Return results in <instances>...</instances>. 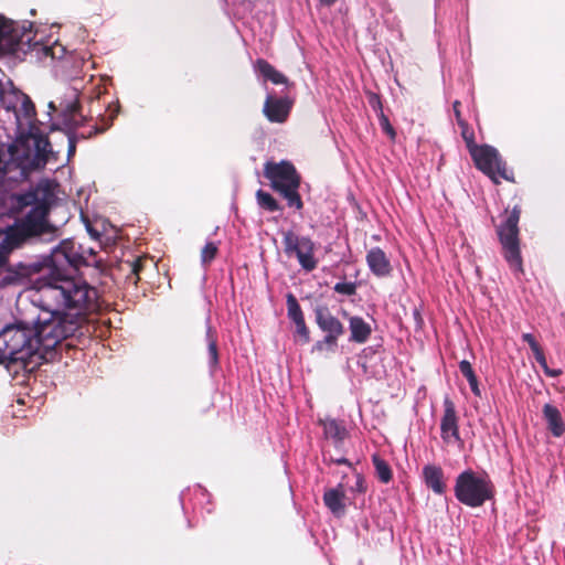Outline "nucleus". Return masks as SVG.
<instances>
[{"mask_svg": "<svg viewBox=\"0 0 565 565\" xmlns=\"http://www.w3.org/2000/svg\"><path fill=\"white\" fill-rule=\"evenodd\" d=\"M257 71L267 79L271 81L274 84H287V77L275 70L269 63L264 60H258L256 62Z\"/></svg>", "mask_w": 565, "mask_h": 565, "instance_id": "obj_19", "label": "nucleus"}, {"mask_svg": "<svg viewBox=\"0 0 565 565\" xmlns=\"http://www.w3.org/2000/svg\"><path fill=\"white\" fill-rule=\"evenodd\" d=\"M77 109V104L75 100H71L65 107H64V110L68 114V115H73Z\"/></svg>", "mask_w": 565, "mask_h": 565, "instance_id": "obj_37", "label": "nucleus"}, {"mask_svg": "<svg viewBox=\"0 0 565 565\" xmlns=\"http://www.w3.org/2000/svg\"><path fill=\"white\" fill-rule=\"evenodd\" d=\"M523 340L526 341L529 343V345L531 347V349L535 348L536 345H539V343L535 341V339L533 338L532 334L530 333H524L522 335Z\"/></svg>", "mask_w": 565, "mask_h": 565, "instance_id": "obj_36", "label": "nucleus"}, {"mask_svg": "<svg viewBox=\"0 0 565 565\" xmlns=\"http://www.w3.org/2000/svg\"><path fill=\"white\" fill-rule=\"evenodd\" d=\"M543 415L552 434L556 437L562 436L565 431V426L559 411L551 404H545L543 407Z\"/></svg>", "mask_w": 565, "mask_h": 565, "instance_id": "obj_15", "label": "nucleus"}, {"mask_svg": "<svg viewBox=\"0 0 565 565\" xmlns=\"http://www.w3.org/2000/svg\"><path fill=\"white\" fill-rule=\"evenodd\" d=\"M470 384V387H471V391L475 393V395L477 396H480V390H479V386H478V381H477V377L476 375H471V376H468L466 377Z\"/></svg>", "mask_w": 565, "mask_h": 565, "instance_id": "obj_33", "label": "nucleus"}, {"mask_svg": "<svg viewBox=\"0 0 565 565\" xmlns=\"http://www.w3.org/2000/svg\"><path fill=\"white\" fill-rule=\"evenodd\" d=\"M345 493L342 487H338L334 489H329L326 491L323 495V501L326 505L330 509V511L340 516L345 511Z\"/></svg>", "mask_w": 565, "mask_h": 565, "instance_id": "obj_14", "label": "nucleus"}, {"mask_svg": "<svg viewBox=\"0 0 565 565\" xmlns=\"http://www.w3.org/2000/svg\"><path fill=\"white\" fill-rule=\"evenodd\" d=\"M34 334L31 322L20 321L6 327L0 332V363L20 362L28 366L44 359Z\"/></svg>", "mask_w": 565, "mask_h": 565, "instance_id": "obj_2", "label": "nucleus"}, {"mask_svg": "<svg viewBox=\"0 0 565 565\" xmlns=\"http://www.w3.org/2000/svg\"><path fill=\"white\" fill-rule=\"evenodd\" d=\"M532 351H533V354H534V356H535L536 361H537L539 363H543V362H544L545 356H544V353H543V351H542L541 347H540V345H536L535 348H533V349H532Z\"/></svg>", "mask_w": 565, "mask_h": 565, "instance_id": "obj_35", "label": "nucleus"}, {"mask_svg": "<svg viewBox=\"0 0 565 565\" xmlns=\"http://www.w3.org/2000/svg\"><path fill=\"white\" fill-rule=\"evenodd\" d=\"M284 250L287 256H296L300 266L311 271L317 267L318 260L315 257V244L308 237H300L288 231L282 232Z\"/></svg>", "mask_w": 565, "mask_h": 565, "instance_id": "obj_8", "label": "nucleus"}, {"mask_svg": "<svg viewBox=\"0 0 565 565\" xmlns=\"http://www.w3.org/2000/svg\"><path fill=\"white\" fill-rule=\"evenodd\" d=\"M458 106H459V103H458V102H456V103H455V105H454V108H455L456 116H457V118L459 119L460 114H459Z\"/></svg>", "mask_w": 565, "mask_h": 565, "instance_id": "obj_41", "label": "nucleus"}, {"mask_svg": "<svg viewBox=\"0 0 565 565\" xmlns=\"http://www.w3.org/2000/svg\"><path fill=\"white\" fill-rule=\"evenodd\" d=\"M291 106L292 100L289 98H277L268 95L264 104L263 113L269 121L281 124L287 119Z\"/></svg>", "mask_w": 565, "mask_h": 565, "instance_id": "obj_11", "label": "nucleus"}, {"mask_svg": "<svg viewBox=\"0 0 565 565\" xmlns=\"http://www.w3.org/2000/svg\"><path fill=\"white\" fill-rule=\"evenodd\" d=\"M207 337H209V354H210L211 364L215 365L217 363L216 342L214 339H212L210 337V334Z\"/></svg>", "mask_w": 565, "mask_h": 565, "instance_id": "obj_30", "label": "nucleus"}, {"mask_svg": "<svg viewBox=\"0 0 565 565\" xmlns=\"http://www.w3.org/2000/svg\"><path fill=\"white\" fill-rule=\"evenodd\" d=\"M324 4H332L335 0H320Z\"/></svg>", "mask_w": 565, "mask_h": 565, "instance_id": "obj_43", "label": "nucleus"}, {"mask_svg": "<svg viewBox=\"0 0 565 565\" xmlns=\"http://www.w3.org/2000/svg\"><path fill=\"white\" fill-rule=\"evenodd\" d=\"M358 487H359V489L362 490V486H361L360 481L358 482Z\"/></svg>", "mask_w": 565, "mask_h": 565, "instance_id": "obj_48", "label": "nucleus"}, {"mask_svg": "<svg viewBox=\"0 0 565 565\" xmlns=\"http://www.w3.org/2000/svg\"><path fill=\"white\" fill-rule=\"evenodd\" d=\"M72 97H73V98H75V97H76V93H75V92H73V93H72Z\"/></svg>", "mask_w": 565, "mask_h": 565, "instance_id": "obj_47", "label": "nucleus"}, {"mask_svg": "<svg viewBox=\"0 0 565 565\" xmlns=\"http://www.w3.org/2000/svg\"><path fill=\"white\" fill-rule=\"evenodd\" d=\"M350 331H351V340L358 343H364L371 332V326L366 323L360 317H350L349 318Z\"/></svg>", "mask_w": 565, "mask_h": 565, "instance_id": "obj_16", "label": "nucleus"}, {"mask_svg": "<svg viewBox=\"0 0 565 565\" xmlns=\"http://www.w3.org/2000/svg\"><path fill=\"white\" fill-rule=\"evenodd\" d=\"M455 494L461 503L477 508L492 498L493 488L488 477L466 470L457 477Z\"/></svg>", "mask_w": 565, "mask_h": 565, "instance_id": "obj_5", "label": "nucleus"}, {"mask_svg": "<svg viewBox=\"0 0 565 565\" xmlns=\"http://www.w3.org/2000/svg\"><path fill=\"white\" fill-rule=\"evenodd\" d=\"M373 463L375 466L376 475L382 482H388L392 478L391 469L386 461L379 456H373Z\"/></svg>", "mask_w": 565, "mask_h": 565, "instance_id": "obj_23", "label": "nucleus"}, {"mask_svg": "<svg viewBox=\"0 0 565 565\" xmlns=\"http://www.w3.org/2000/svg\"><path fill=\"white\" fill-rule=\"evenodd\" d=\"M22 147L26 150L21 161L24 169H40L44 167L52 154L47 139L42 136H29L22 142Z\"/></svg>", "mask_w": 565, "mask_h": 565, "instance_id": "obj_9", "label": "nucleus"}, {"mask_svg": "<svg viewBox=\"0 0 565 565\" xmlns=\"http://www.w3.org/2000/svg\"><path fill=\"white\" fill-rule=\"evenodd\" d=\"M67 157L70 159L75 153L76 149L75 140L71 136L67 137Z\"/></svg>", "mask_w": 565, "mask_h": 565, "instance_id": "obj_34", "label": "nucleus"}, {"mask_svg": "<svg viewBox=\"0 0 565 565\" xmlns=\"http://www.w3.org/2000/svg\"><path fill=\"white\" fill-rule=\"evenodd\" d=\"M372 98H373L374 103L379 104V100L376 99L375 96H373Z\"/></svg>", "mask_w": 565, "mask_h": 565, "instance_id": "obj_46", "label": "nucleus"}, {"mask_svg": "<svg viewBox=\"0 0 565 565\" xmlns=\"http://www.w3.org/2000/svg\"><path fill=\"white\" fill-rule=\"evenodd\" d=\"M540 365L543 367L544 372H550V367L547 366L546 359H544V362L540 363Z\"/></svg>", "mask_w": 565, "mask_h": 565, "instance_id": "obj_40", "label": "nucleus"}, {"mask_svg": "<svg viewBox=\"0 0 565 565\" xmlns=\"http://www.w3.org/2000/svg\"><path fill=\"white\" fill-rule=\"evenodd\" d=\"M424 477L426 484L436 493H443L445 483L443 481V471L436 466H426L424 468Z\"/></svg>", "mask_w": 565, "mask_h": 565, "instance_id": "obj_17", "label": "nucleus"}, {"mask_svg": "<svg viewBox=\"0 0 565 565\" xmlns=\"http://www.w3.org/2000/svg\"><path fill=\"white\" fill-rule=\"evenodd\" d=\"M36 361H38L36 363H35V362H32V363H29V364H28V366H25L24 364H23V366H24V367H29V366H30V369H33V365H36V364H39V363H40V360H36Z\"/></svg>", "mask_w": 565, "mask_h": 565, "instance_id": "obj_42", "label": "nucleus"}, {"mask_svg": "<svg viewBox=\"0 0 565 565\" xmlns=\"http://www.w3.org/2000/svg\"><path fill=\"white\" fill-rule=\"evenodd\" d=\"M444 406L445 413L440 423L441 437L448 444L457 443L460 440V438L455 405L450 399L446 398Z\"/></svg>", "mask_w": 565, "mask_h": 565, "instance_id": "obj_12", "label": "nucleus"}, {"mask_svg": "<svg viewBox=\"0 0 565 565\" xmlns=\"http://www.w3.org/2000/svg\"><path fill=\"white\" fill-rule=\"evenodd\" d=\"M321 423L323 425L324 435L327 438L333 439L337 444L341 443L345 438L347 430L337 420L324 419Z\"/></svg>", "mask_w": 565, "mask_h": 565, "instance_id": "obj_21", "label": "nucleus"}, {"mask_svg": "<svg viewBox=\"0 0 565 565\" xmlns=\"http://www.w3.org/2000/svg\"><path fill=\"white\" fill-rule=\"evenodd\" d=\"M296 324V334L302 343L309 342V331L305 324V320L298 321Z\"/></svg>", "mask_w": 565, "mask_h": 565, "instance_id": "obj_28", "label": "nucleus"}, {"mask_svg": "<svg viewBox=\"0 0 565 565\" xmlns=\"http://www.w3.org/2000/svg\"><path fill=\"white\" fill-rule=\"evenodd\" d=\"M18 104L17 110H14L17 119L20 121L21 118L31 119L34 115V106L25 94H13Z\"/></svg>", "mask_w": 565, "mask_h": 565, "instance_id": "obj_20", "label": "nucleus"}, {"mask_svg": "<svg viewBox=\"0 0 565 565\" xmlns=\"http://www.w3.org/2000/svg\"><path fill=\"white\" fill-rule=\"evenodd\" d=\"M216 253L217 246L214 243H207L201 252L202 263H210L215 257Z\"/></svg>", "mask_w": 565, "mask_h": 565, "instance_id": "obj_27", "label": "nucleus"}, {"mask_svg": "<svg viewBox=\"0 0 565 565\" xmlns=\"http://www.w3.org/2000/svg\"><path fill=\"white\" fill-rule=\"evenodd\" d=\"M548 376H552V377H555L557 375H559V371H556V370H551L550 369V372H545Z\"/></svg>", "mask_w": 565, "mask_h": 565, "instance_id": "obj_38", "label": "nucleus"}, {"mask_svg": "<svg viewBox=\"0 0 565 565\" xmlns=\"http://www.w3.org/2000/svg\"><path fill=\"white\" fill-rule=\"evenodd\" d=\"M337 462H338V463H344V462H345V459H339Z\"/></svg>", "mask_w": 565, "mask_h": 565, "instance_id": "obj_45", "label": "nucleus"}, {"mask_svg": "<svg viewBox=\"0 0 565 565\" xmlns=\"http://www.w3.org/2000/svg\"><path fill=\"white\" fill-rule=\"evenodd\" d=\"M23 236L18 232H11L7 234L3 241L0 243V268L3 266L8 254L14 248L19 247Z\"/></svg>", "mask_w": 565, "mask_h": 565, "instance_id": "obj_18", "label": "nucleus"}, {"mask_svg": "<svg viewBox=\"0 0 565 565\" xmlns=\"http://www.w3.org/2000/svg\"><path fill=\"white\" fill-rule=\"evenodd\" d=\"M288 315L295 323L303 320L300 307L292 296L288 297Z\"/></svg>", "mask_w": 565, "mask_h": 565, "instance_id": "obj_25", "label": "nucleus"}, {"mask_svg": "<svg viewBox=\"0 0 565 565\" xmlns=\"http://www.w3.org/2000/svg\"><path fill=\"white\" fill-rule=\"evenodd\" d=\"M256 199L262 207L270 212L276 211L279 207L276 200L269 193L264 192L263 190L257 191Z\"/></svg>", "mask_w": 565, "mask_h": 565, "instance_id": "obj_24", "label": "nucleus"}, {"mask_svg": "<svg viewBox=\"0 0 565 565\" xmlns=\"http://www.w3.org/2000/svg\"><path fill=\"white\" fill-rule=\"evenodd\" d=\"M366 263L371 271L379 277L387 276L392 270L390 260L385 253L377 247L367 252Z\"/></svg>", "mask_w": 565, "mask_h": 565, "instance_id": "obj_13", "label": "nucleus"}, {"mask_svg": "<svg viewBox=\"0 0 565 565\" xmlns=\"http://www.w3.org/2000/svg\"><path fill=\"white\" fill-rule=\"evenodd\" d=\"M520 213V209L515 206L507 217V221L498 230L500 241L505 250V258L509 264L516 269L521 268V256L518 239Z\"/></svg>", "mask_w": 565, "mask_h": 565, "instance_id": "obj_7", "label": "nucleus"}, {"mask_svg": "<svg viewBox=\"0 0 565 565\" xmlns=\"http://www.w3.org/2000/svg\"><path fill=\"white\" fill-rule=\"evenodd\" d=\"M11 32L12 23L0 17V43L10 49L15 45V40Z\"/></svg>", "mask_w": 565, "mask_h": 565, "instance_id": "obj_22", "label": "nucleus"}, {"mask_svg": "<svg viewBox=\"0 0 565 565\" xmlns=\"http://www.w3.org/2000/svg\"><path fill=\"white\" fill-rule=\"evenodd\" d=\"M381 126L383 130L391 137V139L395 138V130L384 115L381 116Z\"/></svg>", "mask_w": 565, "mask_h": 565, "instance_id": "obj_31", "label": "nucleus"}, {"mask_svg": "<svg viewBox=\"0 0 565 565\" xmlns=\"http://www.w3.org/2000/svg\"><path fill=\"white\" fill-rule=\"evenodd\" d=\"M540 365L543 367L544 372H550V367L547 366L546 359H544V362L540 363Z\"/></svg>", "mask_w": 565, "mask_h": 565, "instance_id": "obj_39", "label": "nucleus"}, {"mask_svg": "<svg viewBox=\"0 0 565 565\" xmlns=\"http://www.w3.org/2000/svg\"><path fill=\"white\" fill-rule=\"evenodd\" d=\"M468 148L476 166L495 183L499 182L498 175L507 180L510 179L507 174L505 164L495 148L487 145L476 146L472 143H468Z\"/></svg>", "mask_w": 565, "mask_h": 565, "instance_id": "obj_6", "label": "nucleus"}, {"mask_svg": "<svg viewBox=\"0 0 565 565\" xmlns=\"http://www.w3.org/2000/svg\"><path fill=\"white\" fill-rule=\"evenodd\" d=\"M53 201L51 184L40 183L35 189L18 198V204L24 213L23 231L26 235H38L47 227L46 214Z\"/></svg>", "mask_w": 565, "mask_h": 565, "instance_id": "obj_3", "label": "nucleus"}, {"mask_svg": "<svg viewBox=\"0 0 565 565\" xmlns=\"http://www.w3.org/2000/svg\"><path fill=\"white\" fill-rule=\"evenodd\" d=\"M49 107H50V109H52V110H55V109H56V108H55V105H54V103H53V102H51V103L49 104Z\"/></svg>", "mask_w": 565, "mask_h": 565, "instance_id": "obj_44", "label": "nucleus"}, {"mask_svg": "<svg viewBox=\"0 0 565 565\" xmlns=\"http://www.w3.org/2000/svg\"><path fill=\"white\" fill-rule=\"evenodd\" d=\"M316 321L327 337L315 345V350L322 351L326 347L333 349L338 338L344 332L342 323L322 307L316 309Z\"/></svg>", "mask_w": 565, "mask_h": 565, "instance_id": "obj_10", "label": "nucleus"}, {"mask_svg": "<svg viewBox=\"0 0 565 565\" xmlns=\"http://www.w3.org/2000/svg\"><path fill=\"white\" fill-rule=\"evenodd\" d=\"M334 290L343 295H353L355 292V285L351 282L337 284Z\"/></svg>", "mask_w": 565, "mask_h": 565, "instance_id": "obj_29", "label": "nucleus"}, {"mask_svg": "<svg viewBox=\"0 0 565 565\" xmlns=\"http://www.w3.org/2000/svg\"><path fill=\"white\" fill-rule=\"evenodd\" d=\"M82 256L72 241H64L55 247L44 262L21 265L19 274L32 277L36 290L33 301L42 308L35 322H31L39 352L45 355L75 330L72 319L64 316L65 309L83 311L94 307L96 289L78 278L70 277V269L77 267Z\"/></svg>", "mask_w": 565, "mask_h": 565, "instance_id": "obj_1", "label": "nucleus"}, {"mask_svg": "<svg viewBox=\"0 0 565 565\" xmlns=\"http://www.w3.org/2000/svg\"><path fill=\"white\" fill-rule=\"evenodd\" d=\"M459 369H460L461 373L463 374V376H466V377L475 374L471 364L466 360L460 362Z\"/></svg>", "mask_w": 565, "mask_h": 565, "instance_id": "obj_32", "label": "nucleus"}, {"mask_svg": "<svg viewBox=\"0 0 565 565\" xmlns=\"http://www.w3.org/2000/svg\"><path fill=\"white\" fill-rule=\"evenodd\" d=\"M13 94H22V93L19 90H15V89L3 92L1 95V100L7 109H9V110L12 109L14 111V110H17L19 103L15 102V97H13Z\"/></svg>", "mask_w": 565, "mask_h": 565, "instance_id": "obj_26", "label": "nucleus"}, {"mask_svg": "<svg viewBox=\"0 0 565 565\" xmlns=\"http://www.w3.org/2000/svg\"><path fill=\"white\" fill-rule=\"evenodd\" d=\"M264 173L270 181L273 189L281 193L287 199L290 206L301 209L302 203L297 192L299 177L290 162H267L264 168Z\"/></svg>", "mask_w": 565, "mask_h": 565, "instance_id": "obj_4", "label": "nucleus"}]
</instances>
